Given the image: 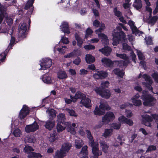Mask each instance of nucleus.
Returning <instances> with one entry per match:
<instances>
[{"instance_id":"1","label":"nucleus","mask_w":158,"mask_h":158,"mask_svg":"<svg viewBox=\"0 0 158 158\" xmlns=\"http://www.w3.org/2000/svg\"><path fill=\"white\" fill-rule=\"evenodd\" d=\"M113 41L112 43L113 45H117L120 42L123 43V48L124 50L130 51L131 50V47L127 44L125 43L126 40V35L125 33L122 31H114L113 32Z\"/></svg>"},{"instance_id":"2","label":"nucleus","mask_w":158,"mask_h":158,"mask_svg":"<svg viewBox=\"0 0 158 158\" xmlns=\"http://www.w3.org/2000/svg\"><path fill=\"white\" fill-rule=\"evenodd\" d=\"M141 98L144 100L143 104L145 106H151L155 104L156 99L151 94L143 95Z\"/></svg>"},{"instance_id":"3","label":"nucleus","mask_w":158,"mask_h":158,"mask_svg":"<svg viewBox=\"0 0 158 158\" xmlns=\"http://www.w3.org/2000/svg\"><path fill=\"white\" fill-rule=\"evenodd\" d=\"M114 117L115 116L113 112L110 111L107 112L102 117V123L100 124L97 127L99 128L101 127L103 124L108 123L114 119Z\"/></svg>"},{"instance_id":"4","label":"nucleus","mask_w":158,"mask_h":158,"mask_svg":"<svg viewBox=\"0 0 158 158\" xmlns=\"http://www.w3.org/2000/svg\"><path fill=\"white\" fill-rule=\"evenodd\" d=\"M141 77H143L147 82H142L143 85L146 87L149 90H152V88L151 87V85L153 81L151 77L145 74L142 75L141 73H140L138 77V79H139Z\"/></svg>"},{"instance_id":"5","label":"nucleus","mask_w":158,"mask_h":158,"mask_svg":"<svg viewBox=\"0 0 158 158\" xmlns=\"http://www.w3.org/2000/svg\"><path fill=\"white\" fill-rule=\"evenodd\" d=\"M92 148V152L93 155L90 156L91 158H98L99 156L102 154V152L99 150L98 144L97 142L93 144V145H89Z\"/></svg>"},{"instance_id":"6","label":"nucleus","mask_w":158,"mask_h":158,"mask_svg":"<svg viewBox=\"0 0 158 158\" xmlns=\"http://www.w3.org/2000/svg\"><path fill=\"white\" fill-rule=\"evenodd\" d=\"M94 90L97 94L105 98H109L111 96L110 92L108 89H102L100 87H97Z\"/></svg>"},{"instance_id":"7","label":"nucleus","mask_w":158,"mask_h":158,"mask_svg":"<svg viewBox=\"0 0 158 158\" xmlns=\"http://www.w3.org/2000/svg\"><path fill=\"white\" fill-rule=\"evenodd\" d=\"M13 2H12L10 4L7 3L4 6L3 5L1 6L0 4V24L2 23L4 18V17L6 18L8 16V14L6 12V8L9 6L13 5Z\"/></svg>"},{"instance_id":"8","label":"nucleus","mask_w":158,"mask_h":158,"mask_svg":"<svg viewBox=\"0 0 158 158\" xmlns=\"http://www.w3.org/2000/svg\"><path fill=\"white\" fill-rule=\"evenodd\" d=\"M52 60L49 58H44L41 60L40 64L41 68L40 70L45 69L49 68L52 64Z\"/></svg>"},{"instance_id":"9","label":"nucleus","mask_w":158,"mask_h":158,"mask_svg":"<svg viewBox=\"0 0 158 158\" xmlns=\"http://www.w3.org/2000/svg\"><path fill=\"white\" fill-rule=\"evenodd\" d=\"M39 127L37 123L35 122L31 125L27 126L25 127V131L27 133L33 132L38 129Z\"/></svg>"},{"instance_id":"10","label":"nucleus","mask_w":158,"mask_h":158,"mask_svg":"<svg viewBox=\"0 0 158 158\" xmlns=\"http://www.w3.org/2000/svg\"><path fill=\"white\" fill-rule=\"evenodd\" d=\"M107 73L103 71H98L93 75V77L97 79H102L107 77Z\"/></svg>"},{"instance_id":"11","label":"nucleus","mask_w":158,"mask_h":158,"mask_svg":"<svg viewBox=\"0 0 158 158\" xmlns=\"http://www.w3.org/2000/svg\"><path fill=\"white\" fill-rule=\"evenodd\" d=\"M128 24L130 27L132 31L133 34H135L136 35H139L141 34L140 31L136 27L135 25L134 22L131 21L130 20Z\"/></svg>"},{"instance_id":"12","label":"nucleus","mask_w":158,"mask_h":158,"mask_svg":"<svg viewBox=\"0 0 158 158\" xmlns=\"http://www.w3.org/2000/svg\"><path fill=\"white\" fill-rule=\"evenodd\" d=\"M29 113V110L26 106L24 105L21 110L19 117L21 119H23Z\"/></svg>"},{"instance_id":"13","label":"nucleus","mask_w":158,"mask_h":158,"mask_svg":"<svg viewBox=\"0 0 158 158\" xmlns=\"http://www.w3.org/2000/svg\"><path fill=\"white\" fill-rule=\"evenodd\" d=\"M153 120L152 117L148 115H146L143 117V123L145 126L150 127L151 124L150 122Z\"/></svg>"},{"instance_id":"14","label":"nucleus","mask_w":158,"mask_h":158,"mask_svg":"<svg viewBox=\"0 0 158 158\" xmlns=\"http://www.w3.org/2000/svg\"><path fill=\"white\" fill-rule=\"evenodd\" d=\"M151 16L150 15L149 18L147 19L144 17L143 20L145 22L148 23V24L152 26L155 23L158 19V17L157 16H155L151 18Z\"/></svg>"},{"instance_id":"15","label":"nucleus","mask_w":158,"mask_h":158,"mask_svg":"<svg viewBox=\"0 0 158 158\" xmlns=\"http://www.w3.org/2000/svg\"><path fill=\"white\" fill-rule=\"evenodd\" d=\"M119 121L123 123H126L129 126H131L133 124V123L132 120L127 118L123 116H122L118 118Z\"/></svg>"},{"instance_id":"16","label":"nucleus","mask_w":158,"mask_h":158,"mask_svg":"<svg viewBox=\"0 0 158 158\" xmlns=\"http://www.w3.org/2000/svg\"><path fill=\"white\" fill-rule=\"evenodd\" d=\"M85 97V94L80 92H77L74 97L70 96L73 102H76L77 99L78 98L83 99Z\"/></svg>"},{"instance_id":"17","label":"nucleus","mask_w":158,"mask_h":158,"mask_svg":"<svg viewBox=\"0 0 158 158\" xmlns=\"http://www.w3.org/2000/svg\"><path fill=\"white\" fill-rule=\"evenodd\" d=\"M46 112L48 114L49 118L51 120L53 119L56 116V111L53 109H48Z\"/></svg>"},{"instance_id":"18","label":"nucleus","mask_w":158,"mask_h":158,"mask_svg":"<svg viewBox=\"0 0 158 158\" xmlns=\"http://www.w3.org/2000/svg\"><path fill=\"white\" fill-rule=\"evenodd\" d=\"M57 122L59 123H62V124H65L66 118L65 114L64 113L59 114L57 116Z\"/></svg>"},{"instance_id":"19","label":"nucleus","mask_w":158,"mask_h":158,"mask_svg":"<svg viewBox=\"0 0 158 158\" xmlns=\"http://www.w3.org/2000/svg\"><path fill=\"white\" fill-rule=\"evenodd\" d=\"M100 105L99 106L100 109L104 110H109L110 107L109 106L107 102L104 100H102L100 102Z\"/></svg>"},{"instance_id":"20","label":"nucleus","mask_w":158,"mask_h":158,"mask_svg":"<svg viewBox=\"0 0 158 158\" xmlns=\"http://www.w3.org/2000/svg\"><path fill=\"white\" fill-rule=\"evenodd\" d=\"M60 29L64 33L69 34L70 33L69 29V26L67 23L66 22H63L60 26Z\"/></svg>"},{"instance_id":"21","label":"nucleus","mask_w":158,"mask_h":158,"mask_svg":"<svg viewBox=\"0 0 158 158\" xmlns=\"http://www.w3.org/2000/svg\"><path fill=\"white\" fill-rule=\"evenodd\" d=\"M112 51L111 49L108 47H106L104 48L100 49L99 51L106 56L110 55Z\"/></svg>"},{"instance_id":"22","label":"nucleus","mask_w":158,"mask_h":158,"mask_svg":"<svg viewBox=\"0 0 158 158\" xmlns=\"http://www.w3.org/2000/svg\"><path fill=\"white\" fill-rule=\"evenodd\" d=\"M80 104H82L87 108L91 106V100L89 98L82 99L80 102Z\"/></svg>"},{"instance_id":"23","label":"nucleus","mask_w":158,"mask_h":158,"mask_svg":"<svg viewBox=\"0 0 158 158\" xmlns=\"http://www.w3.org/2000/svg\"><path fill=\"white\" fill-rule=\"evenodd\" d=\"M101 61L104 66L106 67H110L113 65V62L110 60L106 58H103Z\"/></svg>"},{"instance_id":"24","label":"nucleus","mask_w":158,"mask_h":158,"mask_svg":"<svg viewBox=\"0 0 158 158\" xmlns=\"http://www.w3.org/2000/svg\"><path fill=\"white\" fill-rule=\"evenodd\" d=\"M55 124L54 121H48L45 122V127L49 130H51L54 127Z\"/></svg>"},{"instance_id":"25","label":"nucleus","mask_w":158,"mask_h":158,"mask_svg":"<svg viewBox=\"0 0 158 158\" xmlns=\"http://www.w3.org/2000/svg\"><path fill=\"white\" fill-rule=\"evenodd\" d=\"M100 144L102 151L106 153L108 152L109 147L108 144H107L105 142L103 141H100Z\"/></svg>"},{"instance_id":"26","label":"nucleus","mask_w":158,"mask_h":158,"mask_svg":"<svg viewBox=\"0 0 158 158\" xmlns=\"http://www.w3.org/2000/svg\"><path fill=\"white\" fill-rule=\"evenodd\" d=\"M71 144L68 143H64L62 145L61 151H63L66 154L69 151L71 147Z\"/></svg>"},{"instance_id":"27","label":"nucleus","mask_w":158,"mask_h":158,"mask_svg":"<svg viewBox=\"0 0 158 158\" xmlns=\"http://www.w3.org/2000/svg\"><path fill=\"white\" fill-rule=\"evenodd\" d=\"M66 155V153L63 151H61V149L56 152L55 158H63Z\"/></svg>"},{"instance_id":"28","label":"nucleus","mask_w":158,"mask_h":158,"mask_svg":"<svg viewBox=\"0 0 158 158\" xmlns=\"http://www.w3.org/2000/svg\"><path fill=\"white\" fill-rule=\"evenodd\" d=\"M86 132L87 135V137L89 139V145H93V143H96L94 142L93 137L91 134L90 131L88 130H86Z\"/></svg>"},{"instance_id":"29","label":"nucleus","mask_w":158,"mask_h":158,"mask_svg":"<svg viewBox=\"0 0 158 158\" xmlns=\"http://www.w3.org/2000/svg\"><path fill=\"white\" fill-rule=\"evenodd\" d=\"M87 148L86 146H85L82 148L81 151L80 152V154H83L84 156L81 158H88L87 156L88 154Z\"/></svg>"},{"instance_id":"30","label":"nucleus","mask_w":158,"mask_h":158,"mask_svg":"<svg viewBox=\"0 0 158 158\" xmlns=\"http://www.w3.org/2000/svg\"><path fill=\"white\" fill-rule=\"evenodd\" d=\"M28 158H39L42 157V156L39 153H36L33 152H30L28 154Z\"/></svg>"},{"instance_id":"31","label":"nucleus","mask_w":158,"mask_h":158,"mask_svg":"<svg viewBox=\"0 0 158 158\" xmlns=\"http://www.w3.org/2000/svg\"><path fill=\"white\" fill-rule=\"evenodd\" d=\"M57 77L60 79H64L67 77V75L66 73L63 71H60L58 72Z\"/></svg>"},{"instance_id":"32","label":"nucleus","mask_w":158,"mask_h":158,"mask_svg":"<svg viewBox=\"0 0 158 158\" xmlns=\"http://www.w3.org/2000/svg\"><path fill=\"white\" fill-rule=\"evenodd\" d=\"M85 60L88 63H92L95 61V58L91 55L88 54L86 55Z\"/></svg>"},{"instance_id":"33","label":"nucleus","mask_w":158,"mask_h":158,"mask_svg":"<svg viewBox=\"0 0 158 158\" xmlns=\"http://www.w3.org/2000/svg\"><path fill=\"white\" fill-rule=\"evenodd\" d=\"M83 144L84 143L82 140L80 139L75 140V146L77 148L80 149Z\"/></svg>"},{"instance_id":"34","label":"nucleus","mask_w":158,"mask_h":158,"mask_svg":"<svg viewBox=\"0 0 158 158\" xmlns=\"http://www.w3.org/2000/svg\"><path fill=\"white\" fill-rule=\"evenodd\" d=\"M113 72L114 73L120 77H123L124 74V73L123 71L119 69H115L113 70Z\"/></svg>"},{"instance_id":"35","label":"nucleus","mask_w":158,"mask_h":158,"mask_svg":"<svg viewBox=\"0 0 158 158\" xmlns=\"http://www.w3.org/2000/svg\"><path fill=\"white\" fill-rule=\"evenodd\" d=\"M99 27V28L95 31V32L96 34L101 33L106 28L105 24L102 23H100Z\"/></svg>"},{"instance_id":"36","label":"nucleus","mask_w":158,"mask_h":158,"mask_svg":"<svg viewBox=\"0 0 158 158\" xmlns=\"http://www.w3.org/2000/svg\"><path fill=\"white\" fill-rule=\"evenodd\" d=\"M75 36L76 40L77 41V45L79 46V47H81L82 44L83 43V40L82 39L79 37V35L77 33L75 34Z\"/></svg>"},{"instance_id":"37","label":"nucleus","mask_w":158,"mask_h":158,"mask_svg":"<svg viewBox=\"0 0 158 158\" xmlns=\"http://www.w3.org/2000/svg\"><path fill=\"white\" fill-rule=\"evenodd\" d=\"M35 140V139L33 135H31L25 138L24 140L25 142H28V143H34Z\"/></svg>"},{"instance_id":"38","label":"nucleus","mask_w":158,"mask_h":158,"mask_svg":"<svg viewBox=\"0 0 158 158\" xmlns=\"http://www.w3.org/2000/svg\"><path fill=\"white\" fill-rule=\"evenodd\" d=\"M134 6L137 10L140 9L142 6L141 1H135L133 4Z\"/></svg>"},{"instance_id":"39","label":"nucleus","mask_w":158,"mask_h":158,"mask_svg":"<svg viewBox=\"0 0 158 158\" xmlns=\"http://www.w3.org/2000/svg\"><path fill=\"white\" fill-rule=\"evenodd\" d=\"M43 81L44 83L49 84L51 82L52 80L50 77L45 75L43 77Z\"/></svg>"},{"instance_id":"40","label":"nucleus","mask_w":158,"mask_h":158,"mask_svg":"<svg viewBox=\"0 0 158 158\" xmlns=\"http://www.w3.org/2000/svg\"><path fill=\"white\" fill-rule=\"evenodd\" d=\"M101 109H99L98 108H96L94 111V113L95 115H100L103 114L105 113L104 110H101Z\"/></svg>"},{"instance_id":"41","label":"nucleus","mask_w":158,"mask_h":158,"mask_svg":"<svg viewBox=\"0 0 158 158\" xmlns=\"http://www.w3.org/2000/svg\"><path fill=\"white\" fill-rule=\"evenodd\" d=\"M27 30L26 24L25 23H23L20 26L19 32L22 34L24 33Z\"/></svg>"},{"instance_id":"42","label":"nucleus","mask_w":158,"mask_h":158,"mask_svg":"<svg viewBox=\"0 0 158 158\" xmlns=\"http://www.w3.org/2000/svg\"><path fill=\"white\" fill-rule=\"evenodd\" d=\"M112 130L111 129H106L105 130V132L103 134L104 136L106 137L112 134Z\"/></svg>"},{"instance_id":"43","label":"nucleus","mask_w":158,"mask_h":158,"mask_svg":"<svg viewBox=\"0 0 158 158\" xmlns=\"http://www.w3.org/2000/svg\"><path fill=\"white\" fill-rule=\"evenodd\" d=\"M110 83L108 81L101 82V84L100 85L101 88L102 89H106L107 88L108 86L109 85Z\"/></svg>"},{"instance_id":"44","label":"nucleus","mask_w":158,"mask_h":158,"mask_svg":"<svg viewBox=\"0 0 158 158\" xmlns=\"http://www.w3.org/2000/svg\"><path fill=\"white\" fill-rule=\"evenodd\" d=\"M65 110L70 116L76 117L77 115V114L73 110H70L68 108H66Z\"/></svg>"},{"instance_id":"45","label":"nucleus","mask_w":158,"mask_h":158,"mask_svg":"<svg viewBox=\"0 0 158 158\" xmlns=\"http://www.w3.org/2000/svg\"><path fill=\"white\" fill-rule=\"evenodd\" d=\"M116 56L118 57L124 59L125 60H127L128 59V57L125 54H118L116 53Z\"/></svg>"},{"instance_id":"46","label":"nucleus","mask_w":158,"mask_h":158,"mask_svg":"<svg viewBox=\"0 0 158 158\" xmlns=\"http://www.w3.org/2000/svg\"><path fill=\"white\" fill-rule=\"evenodd\" d=\"M25 152L28 154L30 152L34 151V149L31 146H26L24 148Z\"/></svg>"},{"instance_id":"47","label":"nucleus","mask_w":158,"mask_h":158,"mask_svg":"<svg viewBox=\"0 0 158 158\" xmlns=\"http://www.w3.org/2000/svg\"><path fill=\"white\" fill-rule=\"evenodd\" d=\"M13 134L15 137H19L21 134V131L19 129H15L14 130Z\"/></svg>"},{"instance_id":"48","label":"nucleus","mask_w":158,"mask_h":158,"mask_svg":"<svg viewBox=\"0 0 158 158\" xmlns=\"http://www.w3.org/2000/svg\"><path fill=\"white\" fill-rule=\"evenodd\" d=\"M33 1H28L25 6L24 9L26 10H27L31 6L33 3Z\"/></svg>"},{"instance_id":"49","label":"nucleus","mask_w":158,"mask_h":158,"mask_svg":"<svg viewBox=\"0 0 158 158\" xmlns=\"http://www.w3.org/2000/svg\"><path fill=\"white\" fill-rule=\"evenodd\" d=\"M60 123H58L56 127L57 131L58 132H61L65 129V127L60 124Z\"/></svg>"},{"instance_id":"50","label":"nucleus","mask_w":158,"mask_h":158,"mask_svg":"<svg viewBox=\"0 0 158 158\" xmlns=\"http://www.w3.org/2000/svg\"><path fill=\"white\" fill-rule=\"evenodd\" d=\"M132 102L133 104L136 106H139L142 104L141 101L139 99L136 100H135L134 101H132Z\"/></svg>"},{"instance_id":"51","label":"nucleus","mask_w":158,"mask_h":158,"mask_svg":"<svg viewBox=\"0 0 158 158\" xmlns=\"http://www.w3.org/2000/svg\"><path fill=\"white\" fill-rule=\"evenodd\" d=\"M114 12L115 15L118 17H120L122 15L121 13L118 10L117 7H115L114 9Z\"/></svg>"},{"instance_id":"52","label":"nucleus","mask_w":158,"mask_h":158,"mask_svg":"<svg viewBox=\"0 0 158 158\" xmlns=\"http://www.w3.org/2000/svg\"><path fill=\"white\" fill-rule=\"evenodd\" d=\"M146 44L148 45H151L152 44V38L150 37H146L145 38Z\"/></svg>"},{"instance_id":"53","label":"nucleus","mask_w":158,"mask_h":158,"mask_svg":"<svg viewBox=\"0 0 158 158\" xmlns=\"http://www.w3.org/2000/svg\"><path fill=\"white\" fill-rule=\"evenodd\" d=\"M156 149V147L154 145H151L148 147L146 151V152H149L155 150Z\"/></svg>"},{"instance_id":"54","label":"nucleus","mask_w":158,"mask_h":158,"mask_svg":"<svg viewBox=\"0 0 158 158\" xmlns=\"http://www.w3.org/2000/svg\"><path fill=\"white\" fill-rule=\"evenodd\" d=\"M56 139V135L54 134H50V136L49 137V141L51 142H52L55 141Z\"/></svg>"},{"instance_id":"55","label":"nucleus","mask_w":158,"mask_h":158,"mask_svg":"<svg viewBox=\"0 0 158 158\" xmlns=\"http://www.w3.org/2000/svg\"><path fill=\"white\" fill-rule=\"evenodd\" d=\"M88 71L87 70L84 69H81L79 71V74L81 76H84L87 74Z\"/></svg>"},{"instance_id":"56","label":"nucleus","mask_w":158,"mask_h":158,"mask_svg":"<svg viewBox=\"0 0 158 158\" xmlns=\"http://www.w3.org/2000/svg\"><path fill=\"white\" fill-rule=\"evenodd\" d=\"M137 53L139 59L140 60H143L144 56L142 53L140 51H137Z\"/></svg>"},{"instance_id":"57","label":"nucleus","mask_w":158,"mask_h":158,"mask_svg":"<svg viewBox=\"0 0 158 158\" xmlns=\"http://www.w3.org/2000/svg\"><path fill=\"white\" fill-rule=\"evenodd\" d=\"M93 32L92 30L90 28H88L86 31L85 37H87L89 35H91Z\"/></svg>"},{"instance_id":"58","label":"nucleus","mask_w":158,"mask_h":158,"mask_svg":"<svg viewBox=\"0 0 158 158\" xmlns=\"http://www.w3.org/2000/svg\"><path fill=\"white\" fill-rule=\"evenodd\" d=\"M84 48L86 50H89L90 49H94L95 47L94 46L89 44L85 46L84 47Z\"/></svg>"},{"instance_id":"59","label":"nucleus","mask_w":158,"mask_h":158,"mask_svg":"<svg viewBox=\"0 0 158 158\" xmlns=\"http://www.w3.org/2000/svg\"><path fill=\"white\" fill-rule=\"evenodd\" d=\"M152 76L156 81L158 83V73H155L152 74Z\"/></svg>"},{"instance_id":"60","label":"nucleus","mask_w":158,"mask_h":158,"mask_svg":"<svg viewBox=\"0 0 158 158\" xmlns=\"http://www.w3.org/2000/svg\"><path fill=\"white\" fill-rule=\"evenodd\" d=\"M125 114L126 116L128 118H130L132 116V113L131 111L129 110H126Z\"/></svg>"},{"instance_id":"61","label":"nucleus","mask_w":158,"mask_h":158,"mask_svg":"<svg viewBox=\"0 0 158 158\" xmlns=\"http://www.w3.org/2000/svg\"><path fill=\"white\" fill-rule=\"evenodd\" d=\"M97 34L98 35V37L102 39V40H104V39H106V38H107V36L104 34L100 33Z\"/></svg>"},{"instance_id":"62","label":"nucleus","mask_w":158,"mask_h":158,"mask_svg":"<svg viewBox=\"0 0 158 158\" xmlns=\"http://www.w3.org/2000/svg\"><path fill=\"white\" fill-rule=\"evenodd\" d=\"M100 23L97 20H95L93 22V24L94 26L98 27H99Z\"/></svg>"},{"instance_id":"63","label":"nucleus","mask_w":158,"mask_h":158,"mask_svg":"<svg viewBox=\"0 0 158 158\" xmlns=\"http://www.w3.org/2000/svg\"><path fill=\"white\" fill-rule=\"evenodd\" d=\"M61 41L65 44H67L69 43V41L67 38L63 36L61 38Z\"/></svg>"},{"instance_id":"64","label":"nucleus","mask_w":158,"mask_h":158,"mask_svg":"<svg viewBox=\"0 0 158 158\" xmlns=\"http://www.w3.org/2000/svg\"><path fill=\"white\" fill-rule=\"evenodd\" d=\"M75 55V53L72 52L64 56V57L65 58H70L73 57Z\"/></svg>"}]
</instances>
